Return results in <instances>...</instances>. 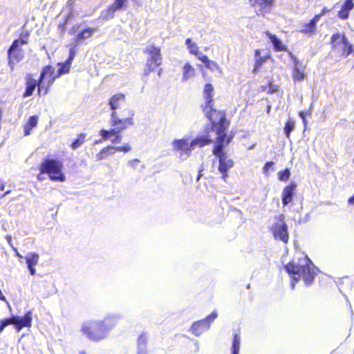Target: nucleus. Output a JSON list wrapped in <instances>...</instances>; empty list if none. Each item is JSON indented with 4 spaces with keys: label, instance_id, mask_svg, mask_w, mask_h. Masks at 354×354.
I'll return each mask as SVG.
<instances>
[{
    "label": "nucleus",
    "instance_id": "obj_4",
    "mask_svg": "<svg viewBox=\"0 0 354 354\" xmlns=\"http://www.w3.org/2000/svg\"><path fill=\"white\" fill-rule=\"evenodd\" d=\"M116 316L106 317L104 320H91L83 324L81 331L89 340L100 342L106 338L108 332L118 322Z\"/></svg>",
    "mask_w": 354,
    "mask_h": 354
},
{
    "label": "nucleus",
    "instance_id": "obj_35",
    "mask_svg": "<svg viewBox=\"0 0 354 354\" xmlns=\"http://www.w3.org/2000/svg\"><path fill=\"white\" fill-rule=\"evenodd\" d=\"M86 134L84 133H80L77 135L76 138H75L70 147L72 149L75 150L79 148L82 145H83L86 141Z\"/></svg>",
    "mask_w": 354,
    "mask_h": 354
},
{
    "label": "nucleus",
    "instance_id": "obj_36",
    "mask_svg": "<svg viewBox=\"0 0 354 354\" xmlns=\"http://www.w3.org/2000/svg\"><path fill=\"white\" fill-rule=\"evenodd\" d=\"M241 338L239 335L234 334L232 339V345L231 348L232 354H239L240 349Z\"/></svg>",
    "mask_w": 354,
    "mask_h": 354
},
{
    "label": "nucleus",
    "instance_id": "obj_56",
    "mask_svg": "<svg viewBox=\"0 0 354 354\" xmlns=\"http://www.w3.org/2000/svg\"><path fill=\"white\" fill-rule=\"evenodd\" d=\"M28 32H26V33L24 35V36H28Z\"/></svg>",
    "mask_w": 354,
    "mask_h": 354
},
{
    "label": "nucleus",
    "instance_id": "obj_20",
    "mask_svg": "<svg viewBox=\"0 0 354 354\" xmlns=\"http://www.w3.org/2000/svg\"><path fill=\"white\" fill-rule=\"evenodd\" d=\"M296 187V184L291 183L283 188L281 194V200L283 206L288 205L292 201Z\"/></svg>",
    "mask_w": 354,
    "mask_h": 354
},
{
    "label": "nucleus",
    "instance_id": "obj_55",
    "mask_svg": "<svg viewBox=\"0 0 354 354\" xmlns=\"http://www.w3.org/2000/svg\"><path fill=\"white\" fill-rule=\"evenodd\" d=\"M270 106H268V110H267L268 113H269V112H270Z\"/></svg>",
    "mask_w": 354,
    "mask_h": 354
},
{
    "label": "nucleus",
    "instance_id": "obj_29",
    "mask_svg": "<svg viewBox=\"0 0 354 354\" xmlns=\"http://www.w3.org/2000/svg\"><path fill=\"white\" fill-rule=\"evenodd\" d=\"M95 30L93 28L88 27L84 29H83L80 32H79L75 38V45L77 46L78 43L86 39H88L92 37L93 33L95 32Z\"/></svg>",
    "mask_w": 354,
    "mask_h": 354
},
{
    "label": "nucleus",
    "instance_id": "obj_46",
    "mask_svg": "<svg viewBox=\"0 0 354 354\" xmlns=\"http://www.w3.org/2000/svg\"><path fill=\"white\" fill-rule=\"evenodd\" d=\"M203 167H201V168L198 171V176L196 178L197 181H198L200 180V178L203 176Z\"/></svg>",
    "mask_w": 354,
    "mask_h": 354
},
{
    "label": "nucleus",
    "instance_id": "obj_30",
    "mask_svg": "<svg viewBox=\"0 0 354 354\" xmlns=\"http://www.w3.org/2000/svg\"><path fill=\"white\" fill-rule=\"evenodd\" d=\"M161 64L162 62H155L152 60L147 59L143 69L142 75L147 77L151 73L154 72L156 68L160 67Z\"/></svg>",
    "mask_w": 354,
    "mask_h": 354
},
{
    "label": "nucleus",
    "instance_id": "obj_16",
    "mask_svg": "<svg viewBox=\"0 0 354 354\" xmlns=\"http://www.w3.org/2000/svg\"><path fill=\"white\" fill-rule=\"evenodd\" d=\"M127 8V0H114L113 3L109 5L105 10L104 18L111 19L114 13L118 10H124Z\"/></svg>",
    "mask_w": 354,
    "mask_h": 354
},
{
    "label": "nucleus",
    "instance_id": "obj_27",
    "mask_svg": "<svg viewBox=\"0 0 354 354\" xmlns=\"http://www.w3.org/2000/svg\"><path fill=\"white\" fill-rule=\"evenodd\" d=\"M201 61L204 64L205 66L210 71H216L220 74L223 73V71L220 67L219 64L217 62L209 59L206 55L205 56H202Z\"/></svg>",
    "mask_w": 354,
    "mask_h": 354
},
{
    "label": "nucleus",
    "instance_id": "obj_44",
    "mask_svg": "<svg viewBox=\"0 0 354 354\" xmlns=\"http://www.w3.org/2000/svg\"><path fill=\"white\" fill-rule=\"evenodd\" d=\"M217 317V314L216 313H211L207 318H206V322L207 321H213L216 317Z\"/></svg>",
    "mask_w": 354,
    "mask_h": 354
},
{
    "label": "nucleus",
    "instance_id": "obj_43",
    "mask_svg": "<svg viewBox=\"0 0 354 354\" xmlns=\"http://www.w3.org/2000/svg\"><path fill=\"white\" fill-rule=\"evenodd\" d=\"M274 165V162L272 161H270V162H267L264 166H263V173L266 174V175H268V173H269V169L271 167H272Z\"/></svg>",
    "mask_w": 354,
    "mask_h": 354
},
{
    "label": "nucleus",
    "instance_id": "obj_25",
    "mask_svg": "<svg viewBox=\"0 0 354 354\" xmlns=\"http://www.w3.org/2000/svg\"><path fill=\"white\" fill-rule=\"evenodd\" d=\"M39 258V254L37 253H29L26 258L27 266L31 275H34L35 274V269L34 267L38 263Z\"/></svg>",
    "mask_w": 354,
    "mask_h": 354
},
{
    "label": "nucleus",
    "instance_id": "obj_45",
    "mask_svg": "<svg viewBox=\"0 0 354 354\" xmlns=\"http://www.w3.org/2000/svg\"><path fill=\"white\" fill-rule=\"evenodd\" d=\"M0 299L2 300V301H4L7 303L8 306L9 308H10V306L8 303V301L6 299V297L5 296L3 295V294L1 292V290L0 289Z\"/></svg>",
    "mask_w": 354,
    "mask_h": 354
},
{
    "label": "nucleus",
    "instance_id": "obj_6",
    "mask_svg": "<svg viewBox=\"0 0 354 354\" xmlns=\"http://www.w3.org/2000/svg\"><path fill=\"white\" fill-rule=\"evenodd\" d=\"M39 173L37 176L39 180L43 179L42 175L46 174L48 178L53 182H64L66 180V176L63 171L64 165L62 161L46 158L39 165Z\"/></svg>",
    "mask_w": 354,
    "mask_h": 354
},
{
    "label": "nucleus",
    "instance_id": "obj_23",
    "mask_svg": "<svg viewBox=\"0 0 354 354\" xmlns=\"http://www.w3.org/2000/svg\"><path fill=\"white\" fill-rule=\"evenodd\" d=\"M57 65L59 66V69L57 71H56L55 68L50 64L46 66V67H48V69L50 70L51 73L53 72L54 77L56 79H57L64 74L69 73L71 65L66 63V62L62 63L59 62L57 64Z\"/></svg>",
    "mask_w": 354,
    "mask_h": 354
},
{
    "label": "nucleus",
    "instance_id": "obj_50",
    "mask_svg": "<svg viewBox=\"0 0 354 354\" xmlns=\"http://www.w3.org/2000/svg\"><path fill=\"white\" fill-rule=\"evenodd\" d=\"M10 191L8 190V191H6L5 193L2 194L1 195H0V198H3L4 196H6L7 194H10Z\"/></svg>",
    "mask_w": 354,
    "mask_h": 354
},
{
    "label": "nucleus",
    "instance_id": "obj_51",
    "mask_svg": "<svg viewBox=\"0 0 354 354\" xmlns=\"http://www.w3.org/2000/svg\"><path fill=\"white\" fill-rule=\"evenodd\" d=\"M162 72H163L162 68H159V69H158V75L159 77H160V76H161V75H162Z\"/></svg>",
    "mask_w": 354,
    "mask_h": 354
},
{
    "label": "nucleus",
    "instance_id": "obj_54",
    "mask_svg": "<svg viewBox=\"0 0 354 354\" xmlns=\"http://www.w3.org/2000/svg\"><path fill=\"white\" fill-rule=\"evenodd\" d=\"M79 354H87V353L84 351H82L79 353Z\"/></svg>",
    "mask_w": 354,
    "mask_h": 354
},
{
    "label": "nucleus",
    "instance_id": "obj_40",
    "mask_svg": "<svg viewBox=\"0 0 354 354\" xmlns=\"http://www.w3.org/2000/svg\"><path fill=\"white\" fill-rule=\"evenodd\" d=\"M292 77L295 80L301 81L304 78V70H300L298 68H294L292 71Z\"/></svg>",
    "mask_w": 354,
    "mask_h": 354
},
{
    "label": "nucleus",
    "instance_id": "obj_17",
    "mask_svg": "<svg viewBox=\"0 0 354 354\" xmlns=\"http://www.w3.org/2000/svg\"><path fill=\"white\" fill-rule=\"evenodd\" d=\"M143 53L147 55V59L152 60L155 62H162V57L161 54V48L154 44L149 45L143 50Z\"/></svg>",
    "mask_w": 354,
    "mask_h": 354
},
{
    "label": "nucleus",
    "instance_id": "obj_49",
    "mask_svg": "<svg viewBox=\"0 0 354 354\" xmlns=\"http://www.w3.org/2000/svg\"><path fill=\"white\" fill-rule=\"evenodd\" d=\"M299 115L302 118V120L305 122L306 118H305L304 113L303 111H301V112H299Z\"/></svg>",
    "mask_w": 354,
    "mask_h": 354
},
{
    "label": "nucleus",
    "instance_id": "obj_38",
    "mask_svg": "<svg viewBox=\"0 0 354 354\" xmlns=\"http://www.w3.org/2000/svg\"><path fill=\"white\" fill-rule=\"evenodd\" d=\"M189 52L190 54L195 55L198 60H201L202 56H205V55L202 53L200 50L199 47L197 46L196 44H193L191 46H189V48H188Z\"/></svg>",
    "mask_w": 354,
    "mask_h": 354
},
{
    "label": "nucleus",
    "instance_id": "obj_31",
    "mask_svg": "<svg viewBox=\"0 0 354 354\" xmlns=\"http://www.w3.org/2000/svg\"><path fill=\"white\" fill-rule=\"evenodd\" d=\"M38 124V116H30L28 121L24 124V134L28 136L30 134L31 130L36 127Z\"/></svg>",
    "mask_w": 354,
    "mask_h": 354
},
{
    "label": "nucleus",
    "instance_id": "obj_53",
    "mask_svg": "<svg viewBox=\"0 0 354 354\" xmlns=\"http://www.w3.org/2000/svg\"><path fill=\"white\" fill-rule=\"evenodd\" d=\"M0 189L2 190V191L4 189V185L3 184L1 185Z\"/></svg>",
    "mask_w": 354,
    "mask_h": 354
},
{
    "label": "nucleus",
    "instance_id": "obj_42",
    "mask_svg": "<svg viewBox=\"0 0 354 354\" xmlns=\"http://www.w3.org/2000/svg\"><path fill=\"white\" fill-rule=\"evenodd\" d=\"M131 147L128 144H126L123 146L115 147V151H122V152L127 153V152H129V151H131Z\"/></svg>",
    "mask_w": 354,
    "mask_h": 354
},
{
    "label": "nucleus",
    "instance_id": "obj_8",
    "mask_svg": "<svg viewBox=\"0 0 354 354\" xmlns=\"http://www.w3.org/2000/svg\"><path fill=\"white\" fill-rule=\"evenodd\" d=\"M28 44L26 39H15L8 49V64L10 69L13 71L17 64L21 61L24 57V50L22 46Z\"/></svg>",
    "mask_w": 354,
    "mask_h": 354
},
{
    "label": "nucleus",
    "instance_id": "obj_37",
    "mask_svg": "<svg viewBox=\"0 0 354 354\" xmlns=\"http://www.w3.org/2000/svg\"><path fill=\"white\" fill-rule=\"evenodd\" d=\"M295 128V122L292 118H289L285 123L284 133L286 136L289 138L291 131Z\"/></svg>",
    "mask_w": 354,
    "mask_h": 354
},
{
    "label": "nucleus",
    "instance_id": "obj_39",
    "mask_svg": "<svg viewBox=\"0 0 354 354\" xmlns=\"http://www.w3.org/2000/svg\"><path fill=\"white\" fill-rule=\"evenodd\" d=\"M278 179L280 181H288L290 177V171L288 168L281 170L277 173Z\"/></svg>",
    "mask_w": 354,
    "mask_h": 354
},
{
    "label": "nucleus",
    "instance_id": "obj_52",
    "mask_svg": "<svg viewBox=\"0 0 354 354\" xmlns=\"http://www.w3.org/2000/svg\"><path fill=\"white\" fill-rule=\"evenodd\" d=\"M7 239H8V242L10 243H11V237L10 236H7Z\"/></svg>",
    "mask_w": 354,
    "mask_h": 354
},
{
    "label": "nucleus",
    "instance_id": "obj_47",
    "mask_svg": "<svg viewBox=\"0 0 354 354\" xmlns=\"http://www.w3.org/2000/svg\"><path fill=\"white\" fill-rule=\"evenodd\" d=\"M185 44L187 46V48H189V46L193 44L194 43L192 41V39L190 38H187L185 41Z\"/></svg>",
    "mask_w": 354,
    "mask_h": 354
},
{
    "label": "nucleus",
    "instance_id": "obj_3",
    "mask_svg": "<svg viewBox=\"0 0 354 354\" xmlns=\"http://www.w3.org/2000/svg\"><path fill=\"white\" fill-rule=\"evenodd\" d=\"M228 129L229 127H224L220 131L217 130L218 129L212 130L217 135L216 145L212 149V153L218 158V170L221 174V179L225 182L227 181L228 178V171L234 165V160L231 158H227L224 151V147L229 145L233 138L232 135L227 134Z\"/></svg>",
    "mask_w": 354,
    "mask_h": 354
},
{
    "label": "nucleus",
    "instance_id": "obj_19",
    "mask_svg": "<svg viewBox=\"0 0 354 354\" xmlns=\"http://www.w3.org/2000/svg\"><path fill=\"white\" fill-rule=\"evenodd\" d=\"M174 149L176 151H180L181 153L189 154L193 149L192 141L188 142L186 139L175 140L172 142Z\"/></svg>",
    "mask_w": 354,
    "mask_h": 354
},
{
    "label": "nucleus",
    "instance_id": "obj_12",
    "mask_svg": "<svg viewBox=\"0 0 354 354\" xmlns=\"http://www.w3.org/2000/svg\"><path fill=\"white\" fill-rule=\"evenodd\" d=\"M257 16H265L273 8L274 0H248Z\"/></svg>",
    "mask_w": 354,
    "mask_h": 354
},
{
    "label": "nucleus",
    "instance_id": "obj_14",
    "mask_svg": "<svg viewBox=\"0 0 354 354\" xmlns=\"http://www.w3.org/2000/svg\"><path fill=\"white\" fill-rule=\"evenodd\" d=\"M326 12V8H324L319 14L315 15L308 22L304 23L300 32L309 37L314 35L317 30V23Z\"/></svg>",
    "mask_w": 354,
    "mask_h": 354
},
{
    "label": "nucleus",
    "instance_id": "obj_32",
    "mask_svg": "<svg viewBox=\"0 0 354 354\" xmlns=\"http://www.w3.org/2000/svg\"><path fill=\"white\" fill-rule=\"evenodd\" d=\"M196 74V71L189 62H186L183 68L182 80L187 81L189 78L194 77Z\"/></svg>",
    "mask_w": 354,
    "mask_h": 354
},
{
    "label": "nucleus",
    "instance_id": "obj_24",
    "mask_svg": "<svg viewBox=\"0 0 354 354\" xmlns=\"http://www.w3.org/2000/svg\"><path fill=\"white\" fill-rule=\"evenodd\" d=\"M213 142V140L210 138L209 134L204 136H200L195 138L192 140V145L193 149L196 147H203L205 146L210 145Z\"/></svg>",
    "mask_w": 354,
    "mask_h": 354
},
{
    "label": "nucleus",
    "instance_id": "obj_21",
    "mask_svg": "<svg viewBox=\"0 0 354 354\" xmlns=\"http://www.w3.org/2000/svg\"><path fill=\"white\" fill-rule=\"evenodd\" d=\"M354 8V0H344L337 12V17L342 20L349 18L350 12Z\"/></svg>",
    "mask_w": 354,
    "mask_h": 354
},
{
    "label": "nucleus",
    "instance_id": "obj_1",
    "mask_svg": "<svg viewBox=\"0 0 354 354\" xmlns=\"http://www.w3.org/2000/svg\"><path fill=\"white\" fill-rule=\"evenodd\" d=\"M109 124L113 127L110 129H101V139L96 143L110 140L112 143L121 142L122 132L135 124V112L129 107L122 109V113H111Z\"/></svg>",
    "mask_w": 354,
    "mask_h": 354
},
{
    "label": "nucleus",
    "instance_id": "obj_2",
    "mask_svg": "<svg viewBox=\"0 0 354 354\" xmlns=\"http://www.w3.org/2000/svg\"><path fill=\"white\" fill-rule=\"evenodd\" d=\"M214 87L212 84L207 83L203 87L205 104L201 106L202 111L211 124L212 130L218 129L221 131L224 127H230V120L227 118L225 110L217 109L214 107Z\"/></svg>",
    "mask_w": 354,
    "mask_h": 354
},
{
    "label": "nucleus",
    "instance_id": "obj_33",
    "mask_svg": "<svg viewBox=\"0 0 354 354\" xmlns=\"http://www.w3.org/2000/svg\"><path fill=\"white\" fill-rule=\"evenodd\" d=\"M115 153V147L113 145H108L102 148L99 153L96 154L97 160H101L106 158L109 156Z\"/></svg>",
    "mask_w": 354,
    "mask_h": 354
},
{
    "label": "nucleus",
    "instance_id": "obj_18",
    "mask_svg": "<svg viewBox=\"0 0 354 354\" xmlns=\"http://www.w3.org/2000/svg\"><path fill=\"white\" fill-rule=\"evenodd\" d=\"M270 59H271L270 53H268L264 56H261V50L259 49H256L254 50V63L252 68V73L254 74L257 73Z\"/></svg>",
    "mask_w": 354,
    "mask_h": 354
},
{
    "label": "nucleus",
    "instance_id": "obj_7",
    "mask_svg": "<svg viewBox=\"0 0 354 354\" xmlns=\"http://www.w3.org/2000/svg\"><path fill=\"white\" fill-rule=\"evenodd\" d=\"M331 50L338 60L354 55V45L350 42L344 32H336L331 35L330 39Z\"/></svg>",
    "mask_w": 354,
    "mask_h": 354
},
{
    "label": "nucleus",
    "instance_id": "obj_41",
    "mask_svg": "<svg viewBox=\"0 0 354 354\" xmlns=\"http://www.w3.org/2000/svg\"><path fill=\"white\" fill-rule=\"evenodd\" d=\"M76 47L77 46L75 45L73 47L70 48L69 49V55L67 59L65 61L66 63L71 65L73 60L74 59L75 55H76Z\"/></svg>",
    "mask_w": 354,
    "mask_h": 354
},
{
    "label": "nucleus",
    "instance_id": "obj_34",
    "mask_svg": "<svg viewBox=\"0 0 354 354\" xmlns=\"http://www.w3.org/2000/svg\"><path fill=\"white\" fill-rule=\"evenodd\" d=\"M148 337L146 333H142L138 338L137 344L138 348V354H146V346Z\"/></svg>",
    "mask_w": 354,
    "mask_h": 354
},
{
    "label": "nucleus",
    "instance_id": "obj_28",
    "mask_svg": "<svg viewBox=\"0 0 354 354\" xmlns=\"http://www.w3.org/2000/svg\"><path fill=\"white\" fill-rule=\"evenodd\" d=\"M208 328L206 320H200L198 322H194L190 330L192 333L196 335L199 336L201 335L207 328Z\"/></svg>",
    "mask_w": 354,
    "mask_h": 354
},
{
    "label": "nucleus",
    "instance_id": "obj_48",
    "mask_svg": "<svg viewBox=\"0 0 354 354\" xmlns=\"http://www.w3.org/2000/svg\"><path fill=\"white\" fill-rule=\"evenodd\" d=\"M348 203L350 205H354V194L348 198Z\"/></svg>",
    "mask_w": 354,
    "mask_h": 354
},
{
    "label": "nucleus",
    "instance_id": "obj_10",
    "mask_svg": "<svg viewBox=\"0 0 354 354\" xmlns=\"http://www.w3.org/2000/svg\"><path fill=\"white\" fill-rule=\"evenodd\" d=\"M55 80L56 78L54 77L53 72L51 73L46 66L42 67L39 78L37 79V95L39 97L46 95L49 93Z\"/></svg>",
    "mask_w": 354,
    "mask_h": 354
},
{
    "label": "nucleus",
    "instance_id": "obj_15",
    "mask_svg": "<svg viewBox=\"0 0 354 354\" xmlns=\"http://www.w3.org/2000/svg\"><path fill=\"white\" fill-rule=\"evenodd\" d=\"M25 91L22 95L23 97H28L33 95L34 91L37 88L38 91L37 80L34 77L33 74L28 73L25 76Z\"/></svg>",
    "mask_w": 354,
    "mask_h": 354
},
{
    "label": "nucleus",
    "instance_id": "obj_13",
    "mask_svg": "<svg viewBox=\"0 0 354 354\" xmlns=\"http://www.w3.org/2000/svg\"><path fill=\"white\" fill-rule=\"evenodd\" d=\"M126 104V95L122 93H118L111 95L108 100L111 113H122V109Z\"/></svg>",
    "mask_w": 354,
    "mask_h": 354
},
{
    "label": "nucleus",
    "instance_id": "obj_11",
    "mask_svg": "<svg viewBox=\"0 0 354 354\" xmlns=\"http://www.w3.org/2000/svg\"><path fill=\"white\" fill-rule=\"evenodd\" d=\"M276 223L271 227L272 235L276 240H279L284 243L289 241L288 225L285 222V216L279 214L275 218Z\"/></svg>",
    "mask_w": 354,
    "mask_h": 354
},
{
    "label": "nucleus",
    "instance_id": "obj_9",
    "mask_svg": "<svg viewBox=\"0 0 354 354\" xmlns=\"http://www.w3.org/2000/svg\"><path fill=\"white\" fill-rule=\"evenodd\" d=\"M32 313L30 310L28 311L24 317L12 316L9 318L0 321V333L5 327L8 325H13L15 329L19 332L25 327H30L32 325Z\"/></svg>",
    "mask_w": 354,
    "mask_h": 354
},
{
    "label": "nucleus",
    "instance_id": "obj_26",
    "mask_svg": "<svg viewBox=\"0 0 354 354\" xmlns=\"http://www.w3.org/2000/svg\"><path fill=\"white\" fill-rule=\"evenodd\" d=\"M279 90V86L274 84V80L272 77H269L268 84L261 86L259 88L260 92H266L268 94L275 93L278 92Z\"/></svg>",
    "mask_w": 354,
    "mask_h": 354
},
{
    "label": "nucleus",
    "instance_id": "obj_5",
    "mask_svg": "<svg viewBox=\"0 0 354 354\" xmlns=\"http://www.w3.org/2000/svg\"><path fill=\"white\" fill-rule=\"evenodd\" d=\"M284 268L290 278L292 287H294L301 280L304 281L305 286H310L316 275L314 269L308 264L300 265L289 262L284 266Z\"/></svg>",
    "mask_w": 354,
    "mask_h": 354
},
{
    "label": "nucleus",
    "instance_id": "obj_22",
    "mask_svg": "<svg viewBox=\"0 0 354 354\" xmlns=\"http://www.w3.org/2000/svg\"><path fill=\"white\" fill-rule=\"evenodd\" d=\"M264 33L269 38L270 42L272 44L273 48L276 52L288 51L287 46L282 43L281 39H279L276 35L272 34L268 30Z\"/></svg>",
    "mask_w": 354,
    "mask_h": 354
}]
</instances>
